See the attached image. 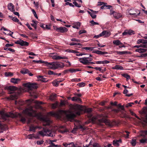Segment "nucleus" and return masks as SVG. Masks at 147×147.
<instances>
[{
	"label": "nucleus",
	"mask_w": 147,
	"mask_h": 147,
	"mask_svg": "<svg viewBox=\"0 0 147 147\" xmlns=\"http://www.w3.org/2000/svg\"><path fill=\"white\" fill-rule=\"evenodd\" d=\"M121 142V140H114L113 142V144L115 146H119V143Z\"/></svg>",
	"instance_id": "obj_25"
},
{
	"label": "nucleus",
	"mask_w": 147,
	"mask_h": 147,
	"mask_svg": "<svg viewBox=\"0 0 147 147\" xmlns=\"http://www.w3.org/2000/svg\"><path fill=\"white\" fill-rule=\"evenodd\" d=\"M58 131L63 134H67L69 132L70 129H58Z\"/></svg>",
	"instance_id": "obj_19"
},
{
	"label": "nucleus",
	"mask_w": 147,
	"mask_h": 147,
	"mask_svg": "<svg viewBox=\"0 0 147 147\" xmlns=\"http://www.w3.org/2000/svg\"><path fill=\"white\" fill-rule=\"evenodd\" d=\"M43 125L44 126L49 125L51 123V121L49 118L46 117L43 118Z\"/></svg>",
	"instance_id": "obj_14"
},
{
	"label": "nucleus",
	"mask_w": 147,
	"mask_h": 147,
	"mask_svg": "<svg viewBox=\"0 0 147 147\" xmlns=\"http://www.w3.org/2000/svg\"><path fill=\"white\" fill-rule=\"evenodd\" d=\"M56 30L58 32L63 33L66 32L67 30V28L65 27H61L59 28H57Z\"/></svg>",
	"instance_id": "obj_16"
},
{
	"label": "nucleus",
	"mask_w": 147,
	"mask_h": 147,
	"mask_svg": "<svg viewBox=\"0 0 147 147\" xmlns=\"http://www.w3.org/2000/svg\"><path fill=\"white\" fill-rule=\"evenodd\" d=\"M144 125H147V117L144 119L143 123Z\"/></svg>",
	"instance_id": "obj_56"
},
{
	"label": "nucleus",
	"mask_w": 147,
	"mask_h": 147,
	"mask_svg": "<svg viewBox=\"0 0 147 147\" xmlns=\"http://www.w3.org/2000/svg\"><path fill=\"white\" fill-rule=\"evenodd\" d=\"M130 111V112L131 113V115H133V116H135L137 118L139 119H140L139 118V117H138L136 115V114H135V113H134L132 111H131V110H130L129 111Z\"/></svg>",
	"instance_id": "obj_48"
},
{
	"label": "nucleus",
	"mask_w": 147,
	"mask_h": 147,
	"mask_svg": "<svg viewBox=\"0 0 147 147\" xmlns=\"http://www.w3.org/2000/svg\"><path fill=\"white\" fill-rule=\"evenodd\" d=\"M53 129H43L42 130L38 132V134L35 135L34 134L29 135L27 136V138L29 139H33L34 138L39 139V135L44 136H47L53 137L55 136V131L52 130Z\"/></svg>",
	"instance_id": "obj_2"
},
{
	"label": "nucleus",
	"mask_w": 147,
	"mask_h": 147,
	"mask_svg": "<svg viewBox=\"0 0 147 147\" xmlns=\"http://www.w3.org/2000/svg\"><path fill=\"white\" fill-rule=\"evenodd\" d=\"M12 20L13 21L15 22H18L20 25H22V24L21 22H19V20L17 18L14 17L12 18Z\"/></svg>",
	"instance_id": "obj_43"
},
{
	"label": "nucleus",
	"mask_w": 147,
	"mask_h": 147,
	"mask_svg": "<svg viewBox=\"0 0 147 147\" xmlns=\"http://www.w3.org/2000/svg\"><path fill=\"white\" fill-rule=\"evenodd\" d=\"M114 16L116 19H119L122 17V15L120 13L115 12L114 14Z\"/></svg>",
	"instance_id": "obj_27"
},
{
	"label": "nucleus",
	"mask_w": 147,
	"mask_h": 147,
	"mask_svg": "<svg viewBox=\"0 0 147 147\" xmlns=\"http://www.w3.org/2000/svg\"><path fill=\"white\" fill-rule=\"evenodd\" d=\"M122 76L126 78L127 79V80H128L129 79H130V76L127 74H122Z\"/></svg>",
	"instance_id": "obj_35"
},
{
	"label": "nucleus",
	"mask_w": 147,
	"mask_h": 147,
	"mask_svg": "<svg viewBox=\"0 0 147 147\" xmlns=\"http://www.w3.org/2000/svg\"><path fill=\"white\" fill-rule=\"evenodd\" d=\"M98 5H107V3H104L103 2L99 1L98 2Z\"/></svg>",
	"instance_id": "obj_52"
},
{
	"label": "nucleus",
	"mask_w": 147,
	"mask_h": 147,
	"mask_svg": "<svg viewBox=\"0 0 147 147\" xmlns=\"http://www.w3.org/2000/svg\"><path fill=\"white\" fill-rule=\"evenodd\" d=\"M24 85L25 87L28 88L30 90H32V89H36L37 88L36 85L34 84L26 83L24 84Z\"/></svg>",
	"instance_id": "obj_7"
},
{
	"label": "nucleus",
	"mask_w": 147,
	"mask_h": 147,
	"mask_svg": "<svg viewBox=\"0 0 147 147\" xmlns=\"http://www.w3.org/2000/svg\"><path fill=\"white\" fill-rule=\"evenodd\" d=\"M21 79L19 78H12L11 79L10 82L15 84H18L20 82Z\"/></svg>",
	"instance_id": "obj_18"
},
{
	"label": "nucleus",
	"mask_w": 147,
	"mask_h": 147,
	"mask_svg": "<svg viewBox=\"0 0 147 147\" xmlns=\"http://www.w3.org/2000/svg\"><path fill=\"white\" fill-rule=\"evenodd\" d=\"M127 31L128 33V35H132L134 34V31L131 30H127Z\"/></svg>",
	"instance_id": "obj_49"
},
{
	"label": "nucleus",
	"mask_w": 147,
	"mask_h": 147,
	"mask_svg": "<svg viewBox=\"0 0 147 147\" xmlns=\"http://www.w3.org/2000/svg\"><path fill=\"white\" fill-rule=\"evenodd\" d=\"M73 4H74L75 6L77 7H81L80 5L78 4L77 3L76 1H74L73 3Z\"/></svg>",
	"instance_id": "obj_55"
},
{
	"label": "nucleus",
	"mask_w": 147,
	"mask_h": 147,
	"mask_svg": "<svg viewBox=\"0 0 147 147\" xmlns=\"http://www.w3.org/2000/svg\"><path fill=\"white\" fill-rule=\"evenodd\" d=\"M113 43L114 45L117 46L122 44L121 42L119 40H113Z\"/></svg>",
	"instance_id": "obj_31"
},
{
	"label": "nucleus",
	"mask_w": 147,
	"mask_h": 147,
	"mask_svg": "<svg viewBox=\"0 0 147 147\" xmlns=\"http://www.w3.org/2000/svg\"><path fill=\"white\" fill-rule=\"evenodd\" d=\"M63 145L65 147H81L78 144L75 145L73 142L70 143L64 142L63 143Z\"/></svg>",
	"instance_id": "obj_9"
},
{
	"label": "nucleus",
	"mask_w": 147,
	"mask_h": 147,
	"mask_svg": "<svg viewBox=\"0 0 147 147\" xmlns=\"http://www.w3.org/2000/svg\"><path fill=\"white\" fill-rule=\"evenodd\" d=\"M90 22L92 26H94L95 25H99V24L98 22H95L93 20L90 21Z\"/></svg>",
	"instance_id": "obj_44"
},
{
	"label": "nucleus",
	"mask_w": 147,
	"mask_h": 147,
	"mask_svg": "<svg viewBox=\"0 0 147 147\" xmlns=\"http://www.w3.org/2000/svg\"><path fill=\"white\" fill-rule=\"evenodd\" d=\"M114 53H116L117 55H123L127 53V52L126 51H115Z\"/></svg>",
	"instance_id": "obj_29"
},
{
	"label": "nucleus",
	"mask_w": 147,
	"mask_h": 147,
	"mask_svg": "<svg viewBox=\"0 0 147 147\" xmlns=\"http://www.w3.org/2000/svg\"><path fill=\"white\" fill-rule=\"evenodd\" d=\"M93 147H101L100 146L98 143H94L92 145Z\"/></svg>",
	"instance_id": "obj_53"
},
{
	"label": "nucleus",
	"mask_w": 147,
	"mask_h": 147,
	"mask_svg": "<svg viewBox=\"0 0 147 147\" xmlns=\"http://www.w3.org/2000/svg\"><path fill=\"white\" fill-rule=\"evenodd\" d=\"M65 5H69L71 7H74V6L71 3H70L69 2H67L65 3Z\"/></svg>",
	"instance_id": "obj_58"
},
{
	"label": "nucleus",
	"mask_w": 147,
	"mask_h": 147,
	"mask_svg": "<svg viewBox=\"0 0 147 147\" xmlns=\"http://www.w3.org/2000/svg\"><path fill=\"white\" fill-rule=\"evenodd\" d=\"M56 96L57 95L56 94H52L50 97V99L51 100H53L55 99Z\"/></svg>",
	"instance_id": "obj_32"
},
{
	"label": "nucleus",
	"mask_w": 147,
	"mask_h": 147,
	"mask_svg": "<svg viewBox=\"0 0 147 147\" xmlns=\"http://www.w3.org/2000/svg\"><path fill=\"white\" fill-rule=\"evenodd\" d=\"M20 73L22 74H26L29 72V70L23 68L20 71Z\"/></svg>",
	"instance_id": "obj_30"
},
{
	"label": "nucleus",
	"mask_w": 147,
	"mask_h": 147,
	"mask_svg": "<svg viewBox=\"0 0 147 147\" xmlns=\"http://www.w3.org/2000/svg\"><path fill=\"white\" fill-rule=\"evenodd\" d=\"M80 71V70L77 69H69V71L71 73L76 72L77 71Z\"/></svg>",
	"instance_id": "obj_42"
},
{
	"label": "nucleus",
	"mask_w": 147,
	"mask_h": 147,
	"mask_svg": "<svg viewBox=\"0 0 147 147\" xmlns=\"http://www.w3.org/2000/svg\"><path fill=\"white\" fill-rule=\"evenodd\" d=\"M147 141V139L146 138H143L140 140V142L143 144L146 143Z\"/></svg>",
	"instance_id": "obj_39"
},
{
	"label": "nucleus",
	"mask_w": 147,
	"mask_h": 147,
	"mask_svg": "<svg viewBox=\"0 0 147 147\" xmlns=\"http://www.w3.org/2000/svg\"><path fill=\"white\" fill-rule=\"evenodd\" d=\"M7 7L8 9L10 11H15V9H14V7L12 3H10L9 4H8L7 5Z\"/></svg>",
	"instance_id": "obj_20"
},
{
	"label": "nucleus",
	"mask_w": 147,
	"mask_h": 147,
	"mask_svg": "<svg viewBox=\"0 0 147 147\" xmlns=\"http://www.w3.org/2000/svg\"><path fill=\"white\" fill-rule=\"evenodd\" d=\"M69 45H77L78 46H81V44L79 43H76V42H71L70 43Z\"/></svg>",
	"instance_id": "obj_41"
},
{
	"label": "nucleus",
	"mask_w": 147,
	"mask_h": 147,
	"mask_svg": "<svg viewBox=\"0 0 147 147\" xmlns=\"http://www.w3.org/2000/svg\"><path fill=\"white\" fill-rule=\"evenodd\" d=\"M147 51V49H140L139 53H144Z\"/></svg>",
	"instance_id": "obj_45"
},
{
	"label": "nucleus",
	"mask_w": 147,
	"mask_h": 147,
	"mask_svg": "<svg viewBox=\"0 0 147 147\" xmlns=\"http://www.w3.org/2000/svg\"><path fill=\"white\" fill-rule=\"evenodd\" d=\"M57 103L53 104L52 105V107L53 109L55 108L57 106Z\"/></svg>",
	"instance_id": "obj_64"
},
{
	"label": "nucleus",
	"mask_w": 147,
	"mask_h": 147,
	"mask_svg": "<svg viewBox=\"0 0 147 147\" xmlns=\"http://www.w3.org/2000/svg\"><path fill=\"white\" fill-rule=\"evenodd\" d=\"M37 78L39 81L42 82H46L48 80L46 78H43V76H38L37 77Z\"/></svg>",
	"instance_id": "obj_24"
},
{
	"label": "nucleus",
	"mask_w": 147,
	"mask_h": 147,
	"mask_svg": "<svg viewBox=\"0 0 147 147\" xmlns=\"http://www.w3.org/2000/svg\"><path fill=\"white\" fill-rule=\"evenodd\" d=\"M71 40L72 41L80 42V40L79 39L76 38H73L71 39Z\"/></svg>",
	"instance_id": "obj_51"
},
{
	"label": "nucleus",
	"mask_w": 147,
	"mask_h": 147,
	"mask_svg": "<svg viewBox=\"0 0 147 147\" xmlns=\"http://www.w3.org/2000/svg\"><path fill=\"white\" fill-rule=\"evenodd\" d=\"M94 47H84L83 48V49L88 50H90L92 51L93 50V49L94 48Z\"/></svg>",
	"instance_id": "obj_38"
},
{
	"label": "nucleus",
	"mask_w": 147,
	"mask_h": 147,
	"mask_svg": "<svg viewBox=\"0 0 147 147\" xmlns=\"http://www.w3.org/2000/svg\"><path fill=\"white\" fill-rule=\"evenodd\" d=\"M52 141H51V144L47 147H59V146L57 145H55L53 143H52Z\"/></svg>",
	"instance_id": "obj_46"
},
{
	"label": "nucleus",
	"mask_w": 147,
	"mask_h": 147,
	"mask_svg": "<svg viewBox=\"0 0 147 147\" xmlns=\"http://www.w3.org/2000/svg\"><path fill=\"white\" fill-rule=\"evenodd\" d=\"M44 141L43 140L37 141L36 142V144L38 145H41L42 144Z\"/></svg>",
	"instance_id": "obj_54"
},
{
	"label": "nucleus",
	"mask_w": 147,
	"mask_h": 147,
	"mask_svg": "<svg viewBox=\"0 0 147 147\" xmlns=\"http://www.w3.org/2000/svg\"><path fill=\"white\" fill-rule=\"evenodd\" d=\"M79 61L80 62L84 65H89L87 57H83L80 58Z\"/></svg>",
	"instance_id": "obj_13"
},
{
	"label": "nucleus",
	"mask_w": 147,
	"mask_h": 147,
	"mask_svg": "<svg viewBox=\"0 0 147 147\" xmlns=\"http://www.w3.org/2000/svg\"><path fill=\"white\" fill-rule=\"evenodd\" d=\"M33 62L36 63H44V65H45V62L46 61H43L42 60H39V61H36L35 60H34L33 61Z\"/></svg>",
	"instance_id": "obj_36"
},
{
	"label": "nucleus",
	"mask_w": 147,
	"mask_h": 147,
	"mask_svg": "<svg viewBox=\"0 0 147 147\" xmlns=\"http://www.w3.org/2000/svg\"><path fill=\"white\" fill-rule=\"evenodd\" d=\"M15 43L16 44H19L22 46H27L28 45V42L26 41H24L21 40H17Z\"/></svg>",
	"instance_id": "obj_12"
},
{
	"label": "nucleus",
	"mask_w": 147,
	"mask_h": 147,
	"mask_svg": "<svg viewBox=\"0 0 147 147\" xmlns=\"http://www.w3.org/2000/svg\"><path fill=\"white\" fill-rule=\"evenodd\" d=\"M0 114L1 115V117L3 119H5L8 117L11 118L18 117L20 119V121L22 123H24L26 121V119L25 116L22 114L18 113H15L10 112L8 113H4L3 111L0 112Z\"/></svg>",
	"instance_id": "obj_3"
},
{
	"label": "nucleus",
	"mask_w": 147,
	"mask_h": 147,
	"mask_svg": "<svg viewBox=\"0 0 147 147\" xmlns=\"http://www.w3.org/2000/svg\"><path fill=\"white\" fill-rule=\"evenodd\" d=\"M80 24L81 23L80 22H75L74 23V26H73V27L78 29H79V27L80 26Z\"/></svg>",
	"instance_id": "obj_23"
},
{
	"label": "nucleus",
	"mask_w": 147,
	"mask_h": 147,
	"mask_svg": "<svg viewBox=\"0 0 147 147\" xmlns=\"http://www.w3.org/2000/svg\"><path fill=\"white\" fill-rule=\"evenodd\" d=\"M93 52L100 55H103L108 54V53L107 52H102L99 50L95 51H94Z\"/></svg>",
	"instance_id": "obj_21"
},
{
	"label": "nucleus",
	"mask_w": 147,
	"mask_h": 147,
	"mask_svg": "<svg viewBox=\"0 0 147 147\" xmlns=\"http://www.w3.org/2000/svg\"><path fill=\"white\" fill-rule=\"evenodd\" d=\"M101 37L107 38L109 37L111 35V33L107 30H104L101 33Z\"/></svg>",
	"instance_id": "obj_15"
},
{
	"label": "nucleus",
	"mask_w": 147,
	"mask_h": 147,
	"mask_svg": "<svg viewBox=\"0 0 147 147\" xmlns=\"http://www.w3.org/2000/svg\"><path fill=\"white\" fill-rule=\"evenodd\" d=\"M86 31L85 30H81L80 31L79 34H81L83 33H86Z\"/></svg>",
	"instance_id": "obj_61"
},
{
	"label": "nucleus",
	"mask_w": 147,
	"mask_h": 147,
	"mask_svg": "<svg viewBox=\"0 0 147 147\" xmlns=\"http://www.w3.org/2000/svg\"><path fill=\"white\" fill-rule=\"evenodd\" d=\"M52 84H53V86H58L59 83L57 80H54L52 82Z\"/></svg>",
	"instance_id": "obj_34"
},
{
	"label": "nucleus",
	"mask_w": 147,
	"mask_h": 147,
	"mask_svg": "<svg viewBox=\"0 0 147 147\" xmlns=\"http://www.w3.org/2000/svg\"><path fill=\"white\" fill-rule=\"evenodd\" d=\"M123 35L124 36L128 34V32L127 31V30H125V31L122 33Z\"/></svg>",
	"instance_id": "obj_63"
},
{
	"label": "nucleus",
	"mask_w": 147,
	"mask_h": 147,
	"mask_svg": "<svg viewBox=\"0 0 147 147\" xmlns=\"http://www.w3.org/2000/svg\"><path fill=\"white\" fill-rule=\"evenodd\" d=\"M140 47H142L144 48H147V44L144 43H142L140 45Z\"/></svg>",
	"instance_id": "obj_57"
},
{
	"label": "nucleus",
	"mask_w": 147,
	"mask_h": 147,
	"mask_svg": "<svg viewBox=\"0 0 147 147\" xmlns=\"http://www.w3.org/2000/svg\"><path fill=\"white\" fill-rule=\"evenodd\" d=\"M45 65L48 67L49 69H55L57 68V62L49 63L46 61Z\"/></svg>",
	"instance_id": "obj_6"
},
{
	"label": "nucleus",
	"mask_w": 147,
	"mask_h": 147,
	"mask_svg": "<svg viewBox=\"0 0 147 147\" xmlns=\"http://www.w3.org/2000/svg\"><path fill=\"white\" fill-rule=\"evenodd\" d=\"M57 68L59 67L63 68L64 67V65L62 63L57 62Z\"/></svg>",
	"instance_id": "obj_33"
},
{
	"label": "nucleus",
	"mask_w": 147,
	"mask_h": 147,
	"mask_svg": "<svg viewBox=\"0 0 147 147\" xmlns=\"http://www.w3.org/2000/svg\"><path fill=\"white\" fill-rule=\"evenodd\" d=\"M144 41V40L143 39H140L138 40L137 41V43L138 44H140V43H142Z\"/></svg>",
	"instance_id": "obj_62"
},
{
	"label": "nucleus",
	"mask_w": 147,
	"mask_h": 147,
	"mask_svg": "<svg viewBox=\"0 0 147 147\" xmlns=\"http://www.w3.org/2000/svg\"><path fill=\"white\" fill-rule=\"evenodd\" d=\"M76 116V115L71 112L66 114V117L68 120L71 121Z\"/></svg>",
	"instance_id": "obj_10"
},
{
	"label": "nucleus",
	"mask_w": 147,
	"mask_h": 147,
	"mask_svg": "<svg viewBox=\"0 0 147 147\" xmlns=\"http://www.w3.org/2000/svg\"><path fill=\"white\" fill-rule=\"evenodd\" d=\"M85 111L88 113H90L92 111V109L91 108L86 109L85 110Z\"/></svg>",
	"instance_id": "obj_60"
},
{
	"label": "nucleus",
	"mask_w": 147,
	"mask_h": 147,
	"mask_svg": "<svg viewBox=\"0 0 147 147\" xmlns=\"http://www.w3.org/2000/svg\"><path fill=\"white\" fill-rule=\"evenodd\" d=\"M23 112L24 113L30 117H35L37 115L35 111L33 110L31 107L26 109Z\"/></svg>",
	"instance_id": "obj_4"
},
{
	"label": "nucleus",
	"mask_w": 147,
	"mask_h": 147,
	"mask_svg": "<svg viewBox=\"0 0 147 147\" xmlns=\"http://www.w3.org/2000/svg\"><path fill=\"white\" fill-rule=\"evenodd\" d=\"M32 11L34 15V16L36 18H38V17H37V15L36 13V12L34 11V10L33 9L32 10Z\"/></svg>",
	"instance_id": "obj_59"
},
{
	"label": "nucleus",
	"mask_w": 147,
	"mask_h": 147,
	"mask_svg": "<svg viewBox=\"0 0 147 147\" xmlns=\"http://www.w3.org/2000/svg\"><path fill=\"white\" fill-rule=\"evenodd\" d=\"M85 84L84 82H81L78 83V84L79 86L80 87H83L85 86Z\"/></svg>",
	"instance_id": "obj_50"
},
{
	"label": "nucleus",
	"mask_w": 147,
	"mask_h": 147,
	"mask_svg": "<svg viewBox=\"0 0 147 147\" xmlns=\"http://www.w3.org/2000/svg\"><path fill=\"white\" fill-rule=\"evenodd\" d=\"M128 13H129V15H134L135 16H138L140 13V12H139L138 13L136 14V13L138 12V11H139L138 10H135L133 9H129L128 10Z\"/></svg>",
	"instance_id": "obj_8"
},
{
	"label": "nucleus",
	"mask_w": 147,
	"mask_h": 147,
	"mask_svg": "<svg viewBox=\"0 0 147 147\" xmlns=\"http://www.w3.org/2000/svg\"><path fill=\"white\" fill-rule=\"evenodd\" d=\"M90 10L91 12H90L89 11H88L87 12L90 15L92 18L93 19H95L96 18V14L98 13V11H93L91 9H90Z\"/></svg>",
	"instance_id": "obj_11"
},
{
	"label": "nucleus",
	"mask_w": 147,
	"mask_h": 147,
	"mask_svg": "<svg viewBox=\"0 0 147 147\" xmlns=\"http://www.w3.org/2000/svg\"><path fill=\"white\" fill-rule=\"evenodd\" d=\"M17 88L14 86H9L8 87L7 89L10 91H12L10 93H12L13 92V91H15L17 90Z\"/></svg>",
	"instance_id": "obj_22"
},
{
	"label": "nucleus",
	"mask_w": 147,
	"mask_h": 147,
	"mask_svg": "<svg viewBox=\"0 0 147 147\" xmlns=\"http://www.w3.org/2000/svg\"><path fill=\"white\" fill-rule=\"evenodd\" d=\"M18 98V96L16 94H13L10 96L8 98V99L11 100H14L17 99Z\"/></svg>",
	"instance_id": "obj_26"
},
{
	"label": "nucleus",
	"mask_w": 147,
	"mask_h": 147,
	"mask_svg": "<svg viewBox=\"0 0 147 147\" xmlns=\"http://www.w3.org/2000/svg\"><path fill=\"white\" fill-rule=\"evenodd\" d=\"M82 108L83 107L82 106L79 105H76L73 106L72 108L73 110H72L71 111H73L76 114L79 115H80V111L82 110Z\"/></svg>",
	"instance_id": "obj_5"
},
{
	"label": "nucleus",
	"mask_w": 147,
	"mask_h": 147,
	"mask_svg": "<svg viewBox=\"0 0 147 147\" xmlns=\"http://www.w3.org/2000/svg\"><path fill=\"white\" fill-rule=\"evenodd\" d=\"M0 128L1 129H7V127L6 125H3L0 123Z\"/></svg>",
	"instance_id": "obj_47"
},
{
	"label": "nucleus",
	"mask_w": 147,
	"mask_h": 147,
	"mask_svg": "<svg viewBox=\"0 0 147 147\" xmlns=\"http://www.w3.org/2000/svg\"><path fill=\"white\" fill-rule=\"evenodd\" d=\"M90 121L92 123H96L100 126L103 125L105 123L110 127H113L115 126L118 125V122L114 121L110 122L106 119L102 115L93 117L90 119Z\"/></svg>",
	"instance_id": "obj_1"
},
{
	"label": "nucleus",
	"mask_w": 147,
	"mask_h": 147,
	"mask_svg": "<svg viewBox=\"0 0 147 147\" xmlns=\"http://www.w3.org/2000/svg\"><path fill=\"white\" fill-rule=\"evenodd\" d=\"M5 76L7 77L13 76V74L10 72H5Z\"/></svg>",
	"instance_id": "obj_40"
},
{
	"label": "nucleus",
	"mask_w": 147,
	"mask_h": 147,
	"mask_svg": "<svg viewBox=\"0 0 147 147\" xmlns=\"http://www.w3.org/2000/svg\"><path fill=\"white\" fill-rule=\"evenodd\" d=\"M112 68L113 69L122 70L123 69V67L122 66L120 65H117L112 67Z\"/></svg>",
	"instance_id": "obj_28"
},
{
	"label": "nucleus",
	"mask_w": 147,
	"mask_h": 147,
	"mask_svg": "<svg viewBox=\"0 0 147 147\" xmlns=\"http://www.w3.org/2000/svg\"><path fill=\"white\" fill-rule=\"evenodd\" d=\"M52 58L56 60H60L61 59H66L67 58L65 56L61 57L57 55H54L52 56Z\"/></svg>",
	"instance_id": "obj_17"
},
{
	"label": "nucleus",
	"mask_w": 147,
	"mask_h": 147,
	"mask_svg": "<svg viewBox=\"0 0 147 147\" xmlns=\"http://www.w3.org/2000/svg\"><path fill=\"white\" fill-rule=\"evenodd\" d=\"M136 140L135 139H132L131 141V144L133 146H135L136 144Z\"/></svg>",
	"instance_id": "obj_37"
}]
</instances>
